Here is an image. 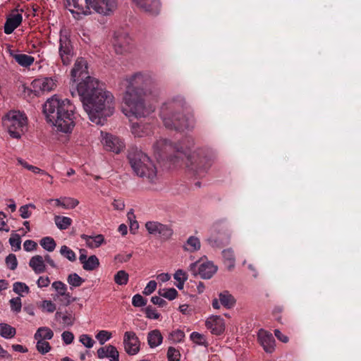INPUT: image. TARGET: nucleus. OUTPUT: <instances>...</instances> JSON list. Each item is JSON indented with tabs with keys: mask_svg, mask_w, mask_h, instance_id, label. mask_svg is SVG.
Here are the masks:
<instances>
[{
	"mask_svg": "<svg viewBox=\"0 0 361 361\" xmlns=\"http://www.w3.org/2000/svg\"><path fill=\"white\" fill-rule=\"evenodd\" d=\"M71 93L73 97L78 95L90 120L97 125H104L114 111L113 94L95 78L86 76Z\"/></svg>",
	"mask_w": 361,
	"mask_h": 361,
	"instance_id": "f257e3e1",
	"label": "nucleus"
},
{
	"mask_svg": "<svg viewBox=\"0 0 361 361\" xmlns=\"http://www.w3.org/2000/svg\"><path fill=\"white\" fill-rule=\"evenodd\" d=\"M126 90L123 96L125 106L123 113L130 117H145L150 110L146 106L145 97L152 93L156 87V82L152 75L147 72H137L126 76L122 81Z\"/></svg>",
	"mask_w": 361,
	"mask_h": 361,
	"instance_id": "f03ea898",
	"label": "nucleus"
},
{
	"mask_svg": "<svg viewBox=\"0 0 361 361\" xmlns=\"http://www.w3.org/2000/svg\"><path fill=\"white\" fill-rule=\"evenodd\" d=\"M153 149L154 153L160 157L163 154L176 152L178 155L171 159L174 162L176 161V159L185 156L187 159L185 164L188 171L199 178L206 175L214 159V154L210 150L204 148H198L187 154V152L182 146L173 145L166 139L158 140L153 145Z\"/></svg>",
	"mask_w": 361,
	"mask_h": 361,
	"instance_id": "7ed1b4c3",
	"label": "nucleus"
},
{
	"mask_svg": "<svg viewBox=\"0 0 361 361\" xmlns=\"http://www.w3.org/2000/svg\"><path fill=\"white\" fill-rule=\"evenodd\" d=\"M188 108L185 98L180 95L166 100L162 104L159 112L164 126L176 131L194 128L196 121Z\"/></svg>",
	"mask_w": 361,
	"mask_h": 361,
	"instance_id": "20e7f679",
	"label": "nucleus"
},
{
	"mask_svg": "<svg viewBox=\"0 0 361 361\" xmlns=\"http://www.w3.org/2000/svg\"><path fill=\"white\" fill-rule=\"evenodd\" d=\"M75 106L68 99H59L56 95L48 99L43 105L47 120L58 130L68 133L75 126Z\"/></svg>",
	"mask_w": 361,
	"mask_h": 361,
	"instance_id": "39448f33",
	"label": "nucleus"
},
{
	"mask_svg": "<svg viewBox=\"0 0 361 361\" xmlns=\"http://www.w3.org/2000/svg\"><path fill=\"white\" fill-rule=\"evenodd\" d=\"M130 165L134 173L149 182L157 178V169L150 158L142 151L132 148L128 154Z\"/></svg>",
	"mask_w": 361,
	"mask_h": 361,
	"instance_id": "423d86ee",
	"label": "nucleus"
},
{
	"mask_svg": "<svg viewBox=\"0 0 361 361\" xmlns=\"http://www.w3.org/2000/svg\"><path fill=\"white\" fill-rule=\"evenodd\" d=\"M72 13L89 15L91 9L104 16L109 15L116 7V0H74Z\"/></svg>",
	"mask_w": 361,
	"mask_h": 361,
	"instance_id": "0eeeda50",
	"label": "nucleus"
},
{
	"mask_svg": "<svg viewBox=\"0 0 361 361\" xmlns=\"http://www.w3.org/2000/svg\"><path fill=\"white\" fill-rule=\"evenodd\" d=\"M3 125L11 137L19 139L26 129L27 117L19 111H11L3 118Z\"/></svg>",
	"mask_w": 361,
	"mask_h": 361,
	"instance_id": "6e6552de",
	"label": "nucleus"
},
{
	"mask_svg": "<svg viewBox=\"0 0 361 361\" xmlns=\"http://www.w3.org/2000/svg\"><path fill=\"white\" fill-rule=\"evenodd\" d=\"M145 228L150 235H158L162 241L169 240L173 235V230L170 225L163 224L159 221H147Z\"/></svg>",
	"mask_w": 361,
	"mask_h": 361,
	"instance_id": "1a4fd4ad",
	"label": "nucleus"
},
{
	"mask_svg": "<svg viewBox=\"0 0 361 361\" xmlns=\"http://www.w3.org/2000/svg\"><path fill=\"white\" fill-rule=\"evenodd\" d=\"M207 241L213 247H221L228 244L229 237L226 235L223 229H221V224L216 222L211 228V236Z\"/></svg>",
	"mask_w": 361,
	"mask_h": 361,
	"instance_id": "9d476101",
	"label": "nucleus"
},
{
	"mask_svg": "<svg viewBox=\"0 0 361 361\" xmlns=\"http://www.w3.org/2000/svg\"><path fill=\"white\" fill-rule=\"evenodd\" d=\"M59 52L63 64L69 65L74 56V51L71 40L66 35L60 36Z\"/></svg>",
	"mask_w": 361,
	"mask_h": 361,
	"instance_id": "9b49d317",
	"label": "nucleus"
},
{
	"mask_svg": "<svg viewBox=\"0 0 361 361\" xmlns=\"http://www.w3.org/2000/svg\"><path fill=\"white\" fill-rule=\"evenodd\" d=\"M56 78H37L32 81V86L37 94L47 93L54 90L57 87Z\"/></svg>",
	"mask_w": 361,
	"mask_h": 361,
	"instance_id": "f8f14e48",
	"label": "nucleus"
},
{
	"mask_svg": "<svg viewBox=\"0 0 361 361\" xmlns=\"http://www.w3.org/2000/svg\"><path fill=\"white\" fill-rule=\"evenodd\" d=\"M198 267V274L202 279H209L216 273L217 267L211 262H204L200 264L197 262L190 265V270L196 275V268Z\"/></svg>",
	"mask_w": 361,
	"mask_h": 361,
	"instance_id": "ddd939ff",
	"label": "nucleus"
},
{
	"mask_svg": "<svg viewBox=\"0 0 361 361\" xmlns=\"http://www.w3.org/2000/svg\"><path fill=\"white\" fill-rule=\"evenodd\" d=\"M123 345L125 351L128 355H136L140 350V341L134 331L125 332Z\"/></svg>",
	"mask_w": 361,
	"mask_h": 361,
	"instance_id": "4468645a",
	"label": "nucleus"
},
{
	"mask_svg": "<svg viewBox=\"0 0 361 361\" xmlns=\"http://www.w3.org/2000/svg\"><path fill=\"white\" fill-rule=\"evenodd\" d=\"M206 327L214 335H221L225 330L224 319L219 315L209 317L205 322Z\"/></svg>",
	"mask_w": 361,
	"mask_h": 361,
	"instance_id": "2eb2a0df",
	"label": "nucleus"
},
{
	"mask_svg": "<svg viewBox=\"0 0 361 361\" xmlns=\"http://www.w3.org/2000/svg\"><path fill=\"white\" fill-rule=\"evenodd\" d=\"M102 143L107 150L116 154L121 152L125 147L123 142L119 137L109 134L104 137Z\"/></svg>",
	"mask_w": 361,
	"mask_h": 361,
	"instance_id": "dca6fc26",
	"label": "nucleus"
},
{
	"mask_svg": "<svg viewBox=\"0 0 361 361\" xmlns=\"http://www.w3.org/2000/svg\"><path fill=\"white\" fill-rule=\"evenodd\" d=\"M258 340L265 352L271 353L275 350V339L271 334L260 330L258 333Z\"/></svg>",
	"mask_w": 361,
	"mask_h": 361,
	"instance_id": "f3484780",
	"label": "nucleus"
},
{
	"mask_svg": "<svg viewBox=\"0 0 361 361\" xmlns=\"http://www.w3.org/2000/svg\"><path fill=\"white\" fill-rule=\"evenodd\" d=\"M141 10L155 15L159 12V0H132Z\"/></svg>",
	"mask_w": 361,
	"mask_h": 361,
	"instance_id": "a211bd4d",
	"label": "nucleus"
},
{
	"mask_svg": "<svg viewBox=\"0 0 361 361\" xmlns=\"http://www.w3.org/2000/svg\"><path fill=\"white\" fill-rule=\"evenodd\" d=\"M52 288L57 292V296H62L61 302L66 306H68L71 302L75 300L72 298L69 293L67 292L66 285L61 281H54L52 283Z\"/></svg>",
	"mask_w": 361,
	"mask_h": 361,
	"instance_id": "6ab92c4d",
	"label": "nucleus"
},
{
	"mask_svg": "<svg viewBox=\"0 0 361 361\" xmlns=\"http://www.w3.org/2000/svg\"><path fill=\"white\" fill-rule=\"evenodd\" d=\"M97 353L99 359L108 358L110 361H119V353L112 345L99 348Z\"/></svg>",
	"mask_w": 361,
	"mask_h": 361,
	"instance_id": "aec40b11",
	"label": "nucleus"
},
{
	"mask_svg": "<svg viewBox=\"0 0 361 361\" xmlns=\"http://www.w3.org/2000/svg\"><path fill=\"white\" fill-rule=\"evenodd\" d=\"M130 43V37L126 34L116 35L114 41L115 51L118 54H123L128 50Z\"/></svg>",
	"mask_w": 361,
	"mask_h": 361,
	"instance_id": "412c9836",
	"label": "nucleus"
},
{
	"mask_svg": "<svg viewBox=\"0 0 361 361\" xmlns=\"http://www.w3.org/2000/svg\"><path fill=\"white\" fill-rule=\"evenodd\" d=\"M87 63L82 58L78 59L71 70V78L75 82L77 79L83 78L87 74Z\"/></svg>",
	"mask_w": 361,
	"mask_h": 361,
	"instance_id": "4be33fe9",
	"label": "nucleus"
},
{
	"mask_svg": "<svg viewBox=\"0 0 361 361\" xmlns=\"http://www.w3.org/2000/svg\"><path fill=\"white\" fill-rule=\"evenodd\" d=\"M9 54L18 65L24 68H29L35 61V58L28 54H16L12 50L9 51Z\"/></svg>",
	"mask_w": 361,
	"mask_h": 361,
	"instance_id": "5701e85b",
	"label": "nucleus"
},
{
	"mask_svg": "<svg viewBox=\"0 0 361 361\" xmlns=\"http://www.w3.org/2000/svg\"><path fill=\"white\" fill-rule=\"evenodd\" d=\"M22 15L17 13L7 18L4 24V32L7 35L11 34L22 22Z\"/></svg>",
	"mask_w": 361,
	"mask_h": 361,
	"instance_id": "b1692460",
	"label": "nucleus"
},
{
	"mask_svg": "<svg viewBox=\"0 0 361 361\" xmlns=\"http://www.w3.org/2000/svg\"><path fill=\"white\" fill-rule=\"evenodd\" d=\"M29 266L37 274L44 273L46 270L44 260L41 255L33 256L29 262Z\"/></svg>",
	"mask_w": 361,
	"mask_h": 361,
	"instance_id": "393cba45",
	"label": "nucleus"
},
{
	"mask_svg": "<svg viewBox=\"0 0 361 361\" xmlns=\"http://www.w3.org/2000/svg\"><path fill=\"white\" fill-rule=\"evenodd\" d=\"M81 238L85 241L86 245L90 248L99 247L104 243V237L102 234L94 236L82 234Z\"/></svg>",
	"mask_w": 361,
	"mask_h": 361,
	"instance_id": "a878e982",
	"label": "nucleus"
},
{
	"mask_svg": "<svg viewBox=\"0 0 361 361\" xmlns=\"http://www.w3.org/2000/svg\"><path fill=\"white\" fill-rule=\"evenodd\" d=\"M131 132L135 137H142L151 134V127L148 124H139L133 123L131 126Z\"/></svg>",
	"mask_w": 361,
	"mask_h": 361,
	"instance_id": "bb28decb",
	"label": "nucleus"
},
{
	"mask_svg": "<svg viewBox=\"0 0 361 361\" xmlns=\"http://www.w3.org/2000/svg\"><path fill=\"white\" fill-rule=\"evenodd\" d=\"M183 247L185 251L190 252L198 251L201 247L200 240L197 237L191 235L187 239Z\"/></svg>",
	"mask_w": 361,
	"mask_h": 361,
	"instance_id": "cd10ccee",
	"label": "nucleus"
},
{
	"mask_svg": "<svg viewBox=\"0 0 361 361\" xmlns=\"http://www.w3.org/2000/svg\"><path fill=\"white\" fill-rule=\"evenodd\" d=\"M163 341V336L158 329H154L149 332L147 336V342L150 348L159 346Z\"/></svg>",
	"mask_w": 361,
	"mask_h": 361,
	"instance_id": "c85d7f7f",
	"label": "nucleus"
},
{
	"mask_svg": "<svg viewBox=\"0 0 361 361\" xmlns=\"http://www.w3.org/2000/svg\"><path fill=\"white\" fill-rule=\"evenodd\" d=\"M222 257L224 263L228 270L234 268L235 264V258L234 252L232 248L225 249L222 251Z\"/></svg>",
	"mask_w": 361,
	"mask_h": 361,
	"instance_id": "c756f323",
	"label": "nucleus"
},
{
	"mask_svg": "<svg viewBox=\"0 0 361 361\" xmlns=\"http://www.w3.org/2000/svg\"><path fill=\"white\" fill-rule=\"evenodd\" d=\"M221 304L227 309L233 307L235 303L233 296L227 290H224L219 295Z\"/></svg>",
	"mask_w": 361,
	"mask_h": 361,
	"instance_id": "7c9ffc66",
	"label": "nucleus"
},
{
	"mask_svg": "<svg viewBox=\"0 0 361 361\" xmlns=\"http://www.w3.org/2000/svg\"><path fill=\"white\" fill-rule=\"evenodd\" d=\"M54 336L53 331L47 326L39 327L34 335L35 340H51Z\"/></svg>",
	"mask_w": 361,
	"mask_h": 361,
	"instance_id": "2f4dec72",
	"label": "nucleus"
},
{
	"mask_svg": "<svg viewBox=\"0 0 361 361\" xmlns=\"http://www.w3.org/2000/svg\"><path fill=\"white\" fill-rule=\"evenodd\" d=\"M82 268L86 271H93L99 266V259L96 255H91L82 263Z\"/></svg>",
	"mask_w": 361,
	"mask_h": 361,
	"instance_id": "473e14b6",
	"label": "nucleus"
},
{
	"mask_svg": "<svg viewBox=\"0 0 361 361\" xmlns=\"http://www.w3.org/2000/svg\"><path fill=\"white\" fill-rule=\"evenodd\" d=\"M16 334V330L14 327L6 323L0 324V335L6 339L13 338Z\"/></svg>",
	"mask_w": 361,
	"mask_h": 361,
	"instance_id": "72a5a7b5",
	"label": "nucleus"
},
{
	"mask_svg": "<svg viewBox=\"0 0 361 361\" xmlns=\"http://www.w3.org/2000/svg\"><path fill=\"white\" fill-rule=\"evenodd\" d=\"M54 222L60 230H66L72 224V219L68 216L56 215L54 216Z\"/></svg>",
	"mask_w": 361,
	"mask_h": 361,
	"instance_id": "f704fd0d",
	"label": "nucleus"
},
{
	"mask_svg": "<svg viewBox=\"0 0 361 361\" xmlns=\"http://www.w3.org/2000/svg\"><path fill=\"white\" fill-rule=\"evenodd\" d=\"M39 244L43 249L48 252L54 251L56 246L54 239L49 236L42 238L39 241Z\"/></svg>",
	"mask_w": 361,
	"mask_h": 361,
	"instance_id": "c9c22d12",
	"label": "nucleus"
},
{
	"mask_svg": "<svg viewBox=\"0 0 361 361\" xmlns=\"http://www.w3.org/2000/svg\"><path fill=\"white\" fill-rule=\"evenodd\" d=\"M67 282L70 285L71 288H73L80 286L85 282V279L78 274L72 273L68 276Z\"/></svg>",
	"mask_w": 361,
	"mask_h": 361,
	"instance_id": "e433bc0d",
	"label": "nucleus"
},
{
	"mask_svg": "<svg viewBox=\"0 0 361 361\" xmlns=\"http://www.w3.org/2000/svg\"><path fill=\"white\" fill-rule=\"evenodd\" d=\"M129 280L128 274L124 270H120L114 275V281L119 286L126 285Z\"/></svg>",
	"mask_w": 361,
	"mask_h": 361,
	"instance_id": "4c0bfd02",
	"label": "nucleus"
},
{
	"mask_svg": "<svg viewBox=\"0 0 361 361\" xmlns=\"http://www.w3.org/2000/svg\"><path fill=\"white\" fill-rule=\"evenodd\" d=\"M190 338L195 343L199 345H203L205 347L208 345L205 336L202 334L194 331L190 334Z\"/></svg>",
	"mask_w": 361,
	"mask_h": 361,
	"instance_id": "58836bf2",
	"label": "nucleus"
},
{
	"mask_svg": "<svg viewBox=\"0 0 361 361\" xmlns=\"http://www.w3.org/2000/svg\"><path fill=\"white\" fill-rule=\"evenodd\" d=\"M30 209H35L36 207L32 203L21 206L19 208L20 216L25 219L30 217L32 212L30 211Z\"/></svg>",
	"mask_w": 361,
	"mask_h": 361,
	"instance_id": "ea45409f",
	"label": "nucleus"
},
{
	"mask_svg": "<svg viewBox=\"0 0 361 361\" xmlns=\"http://www.w3.org/2000/svg\"><path fill=\"white\" fill-rule=\"evenodd\" d=\"M36 348L39 353L44 355L51 350V345L48 341L44 340H36Z\"/></svg>",
	"mask_w": 361,
	"mask_h": 361,
	"instance_id": "a19ab883",
	"label": "nucleus"
},
{
	"mask_svg": "<svg viewBox=\"0 0 361 361\" xmlns=\"http://www.w3.org/2000/svg\"><path fill=\"white\" fill-rule=\"evenodd\" d=\"M60 253L62 256L67 258L71 262H74L76 259V255L75 252L66 245H63L61 247Z\"/></svg>",
	"mask_w": 361,
	"mask_h": 361,
	"instance_id": "79ce46f5",
	"label": "nucleus"
},
{
	"mask_svg": "<svg viewBox=\"0 0 361 361\" xmlns=\"http://www.w3.org/2000/svg\"><path fill=\"white\" fill-rule=\"evenodd\" d=\"M13 291L20 296H23V293H29V287L24 283L16 282L13 286Z\"/></svg>",
	"mask_w": 361,
	"mask_h": 361,
	"instance_id": "37998d69",
	"label": "nucleus"
},
{
	"mask_svg": "<svg viewBox=\"0 0 361 361\" xmlns=\"http://www.w3.org/2000/svg\"><path fill=\"white\" fill-rule=\"evenodd\" d=\"M185 333L180 329H176L170 333L169 338L173 343H180L183 341Z\"/></svg>",
	"mask_w": 361,
	"mask_h": 361,
	"instance_id": "c03bdc74",
	"label": "nucleus"
},
{
	"mask_svg": "<svg viewBox=\"0 0 361 361\" xmlns=\"http://www.w3.org/2000/svg\"><path fill=\"white\" fill-rule=\"evenodd\" d=\"M167 358L169 361H180V353L178 350L170 346L167 351Z\"/></svg>",
	"mask_w": 361,
	"mask_h": 361,
	"instance_id": "a18cd8bd",
	"label": "nucleus"
},
{
	"mask_svg": "<svg viewBox=\"0 0 361 361\" xmlns=\"http://www.w3.org/2000/svg\"><path fill=\"white\" fill-rule=\"evenodd\" d=\"M9 243L15 252L20 250L21 239L20 235L18 234L13 235L9 239Z\"/></svg>",
	"mask_w": 361,
	"mask_h": 361,
	"instance_id": "49530a36",
	"label": "nucleus"
},
{
	"mask_svg": "<svg viewBox=\"0 0 361 361\" xmlns=\"http://www.w3.org/2000/svg\"><path fill=\"white\" fill-rule=\"evenodd\" d=\"M6 264L7 267L11 270H15L18 266V260L16 256L14 254H9L6 257Z\"/></svg>",
	"mask_w": 361,
	"mask_h": 361,
	"instance_id": "de8ad7c7",
	"label": "nucleus"
},
{
	"mask_svg": "<svg viewBox=\"0 0 361 361\" xmlns=\"http://www.w3.org/2000/svg\"><path fill=\"white\" fill-rule=\"evenodd\" d=\"M75 322V317L72 313L66 312L63 316L61 323L64 326H71Z\"/></svg>",
	"mask_w": 361,
	"mask_h": 361,
	"instance_id": "09e8293b",
	"label": "nucleus"
},
{
	"mask_svg": "<svg viewBox=\"0 0 361 361\" xmlns=\"http://www.w3.org/2000/svg\"><path fill=\"white\" fill-rule=\"evenodd\" d=\"M111 337V334L104 330L99 331L96 335V338L99 341L101 345H103L105 342L109 341Z\"/></svg>",
	"mask_w": 361,
	"mask_h": 361,
	"instance_id": "8fccbe9b",
	"label": "nucleus"
},
{
	"mask_svg": "<svg viewBox=\"0 0 361 361\" xmlns=\"http://www.w3.org/2000/svg\"><path fill=\"white\" fill-rule=\"evenodd\" d=\"M18 162H19V163H20V164L23 167L26 168V169H28L29 171H32V172H33V173H41V174H42V175H47V173L44 171H43V170L40 169H39V168H38V167H36V166H32V165H30V164H28L27 162L24 161H23V159H18Z\"/></svg>",
	"mask_w": 361,
	"mask_h": 361,
	"instance_id": "3c124183",
	"label": "nucleus"
},
{
	"mask_svg": "<svg viewBox=\"0 0 361 361\" xmlns=\"http://www.w3.org/2000/svg\"><path fill=\"white\" fill-rule=\"evenodd\" d=\"M147 300L145 299L141 295L136 294L132 298V305L136 307H140L146 305Z\"/></svg>",
	"mask_w": 361,
	"mask_h": 361,
	"instance_id": "603ef678",
	"label": "nucleus"
},
{
	"mask_svg": "<svg viewBox=\"0 0 361 361\" xmlns=\"http://www.w3.org/2000/svg\"><path fill=\"white\" fill-rule=\"evenodd\" d=\"M65 209H74L79 204V201L73 197H64Z\"/></svg>",
	"mask_w": 361,
	"mask_h": 361,
	"instance_id": "864d4df0",
	"label": "nucleus"
},
{
	"mask_svg": "<svg viewBox=\"0 0 361 361\" xmlns=\"http://www.w3.org/2000/svg\"><path fill=\"white\" fill-rule=\"evenodd\" d=\"M145 312L146 317L150 319H158L160 317V314L150 305L145 308Z\"/></svg>",
	"mask_w": 361,
	"mask_h": 361,
	"instance_id": "5fc2aeb1",
	"label": "nucleus"
},
{
	"mask_svg": "<svg viewBox=\"0 0 361 361\" xmlns=\"http://www.w3.org/2000/svg\"><path fill=\"white\" fill-rule=\"evenodd\" d=\"M80 342L86 348H90L94 344V341L87 334H82L80 336Z\"/></svg>",
	"mask_w": 361,
	"mask_h": 361,
	"instance_id": "6e6d98bb",
	"label": "nucleus"
},
{
	"mask_svg": "<svg viewBox=\"0 0 361 361\" xmlns=\"http://www.w3.org/2000/svg\"><path fill=\"white\" fill-rule=\"evenodd\" d=\"M11 310L16 312H19L21 310L22 303L19 297L12 298L10 300Z\"/></svg>",
	"mask_w": 361,
	"mask_h": 361,
	"instance_id": "4d7b16f0",
	"label": "nucleus"
},
{
	"mask_svg": "<svg viewBox=\"0 0 361 361\" xmlns=\"http://www.w3.org/2000/svg\"><path fill=\"white\" fill-rule=\"evenodd\" d=\"M157 283L155 281H150L148 282L142 293L145 295H149L154 293L157 288Z\"/></svg>",
	"mask_w": 361,
	"mask_h": 361,
	"instance_id": "13d9d810",
	"label": "nucleus"
},
{
	"mask_svg": "<svg viewBox=\"0 0 361 361\" xmlns=\"http://www.w3.org/2000/svg\"><path fill=\"white\" fill-rule=\"evenodd\" d=\"M42 307L49 313L54 312L56 310V305L51 300H43Z\"/></svg>",
	"mask_w": 361,
	"mask_h": 361,
	"instance_id": "bf43d9fd",
	"label": "nucleus"
},
{
	"mask_svg": "<svg viewBox=\"0 0 361 361\" xmlns=\"http://www.w3.org/2000/svg\"><path fill=\"white\" fill-rule=\"evenodd\" d=\"M63 341L66 344L69 345L73 343L74 340V335L72 332L65 331L61 334Z\"/></svg>",
	"mask_w": 361,
	"mask_h": 361,
	"instance_id": "052dcab7",
	"label": "nucleus"
},
{
	"mask_svg": "<svg viewBox=\"0 0 361 361\" xmlns=\"http://www.w3.org/2000/svg\"><path fill=\"white\" fill-rule=\"evenodd\" d=\"M37 247V244L32 240H27L23 243V248L27 252H30L36 250Z\"/></svg>",
	"mask_w": 361,
	"mask_h": 361,
	"instance_id": "680f3d73",
	"label": "nucleus"
},
{
	"mask_svg": "<svg viewBox=\"0 0 361 361\" xmlns=\"http://www.w3.org/2000/svg\"><path fill=\"white\" fill-rule=\"evenodd\" d=\"M131 216L133 217H135L134 215H133V212H128V219H130V231L133 233H135L137 230L139 228V224L137 223V221L136 220H132L131 219Z\"/></svg>",
	"mask_w": 361,
	"mask_h": 361,
	"instance_id": "e2e57ef3",
	"label": "nucleus"
},
{
	"mask_svg": "<svg viewBox=\"0 0 361 361\" xmlns=\"http://www.w3.org/2000/svg\"><path fill=\"white\" fill-rule=\"evenodd\" d=\"M49 283L50 280L48 276H40L37 281V284L39 288L48 287Z\"/></svg>",
	"mask_w": 361,
	"mask_h": 361,
	"instance_id": "0e129e2a",
	"label": "nucleus"
},
{
	"mask_svg": "<svg viewBox=\"0 0 361 361\" xmlns=\"http://www.w3.org/2000/svg\"><path fill=\"white\" fill-rule=\"evenodd\" d=\"M174 279L177 281H186L188 279V276L185 271H183L182 269H178L176 271L174 274Z\"/></svg>",
	"mask_w": 361,
	"mask_h": 361,
	"instance_id": "69168bd1",
	"label": "nucleus"
},
{
	"mask_svg": "<svg viewBox=\"0 0 361 361\" xmlns=\"http://www.w3.org/2000/svg\"><path fill=\"white\" fill-rule=\"evenodd\" d=\"M178 295V291L173 288H167L166 289V294H165V298L172 300H174Z\"/></svg>",
	"mask_w": 361,
	"mask_h": 361,
	"instance_id": "338daca9",
	"label": "nucleus"
},
{
	"mask_svg": "<svg viewBox=\"0 0 361 361\" xmlns=\"http://www.w3.org/2000/svg\"><path fill=\"white\" fill-rule=\"evenodd\" d=\"M151 302L153 304L159 305V307H165L167 304V302L163 298H161L160 296L157 295L152 297Z\"/></svg>",
	"mask_w": 361,
	"mask_h": 361,
	"instance_id": "774afa93",
	"label": "nucleus"
}]
</instances>
